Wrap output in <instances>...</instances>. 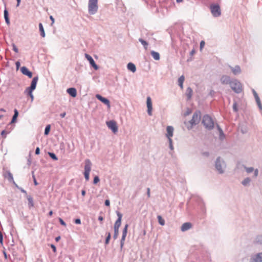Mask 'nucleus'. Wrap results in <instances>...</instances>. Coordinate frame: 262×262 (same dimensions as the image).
Returning a JSON list of instances; mask_svg holds the SVG:
<instances>
[{
  "label": "nucleus",
  "mask_w": 262,
  "mask_h": 262,
  "mask_svg": "<svg viewBox=\"0 0 262 262\" xmlns=\"http://www.w3.org/2000/svg\"><path fill=\"white\" fill-rule=\"evenodd\" d=\"M0 243L1 245L3 244V236L2 233L0 231Z\"/></svg>",
  "instance_id": "50"
},
{
  "label": "nucleus",
  "mask_w": 262,
  "mask_h": 262,
  "mask_svg": "<svg viewBox=\"0 0 262 262\" xmlns=\"http://www.w3.org/2000/svg\"><path fill=\"white\" fill-rule=\"evenodd\" d=\"M230 85L232 90L237 94H239L243 91L241 83L236 79L232 80Z\"/></svg>",
  "instance_id": "6"
},
{
  "label": "nucleus",
  "mask_w": 262,
  "mask_h": 262,
  "mask_svg": "<svg viewBox=\"0 0 262 262\" xmlns=\"http://www.w3.org/2000/svg\"><path fill=\"white\" fill-rule=\"evenodd\" d=\"M26 198L28 201V207L31 208L34 206V202L33 198L30 195H27Z\"/></svg>",
  "instance_id": "26"
},
{
  "label": "nucleus",
  "mask_w": 262,
  "mask_h": 262,
  "mask_svg": "<svg viewBox=\"0 0 262 262\" xmlns=\"http://www.w3.org/2000/svg\"><path fill=\"white\" fill-rule=\"evenodd\" d=\"M192 227V224L189 222L184 223L181 228L182 231L184 232L189 230Z\"/></svg>",
  "instance_id": "21"
},
{
  "label": "nucleus",
  "mask_w": 262,
  "mask_h": 262,
  "mask_svg": "<svg viewBox=\"0 0 262 262\" xmlns=\"http://www.w3.org/2000/svg\"><path fill=\"white\" fill-rule=\"evenodd\" d=\"M233 110L235 112H237L238 111L237 103L235 102L233 104Z\"/></svg>",
  "instance_id": "46"
},
{
  "label": "nucleus",
  "mask_w": 262,
  "mask_h": 262,
  "mask_svg": "<svg viewBox=\"0 0 262 262\" xmlns=\"http://www.w3.org/2000/svg\"><path fill=\"white\" fill-rule=\"evenodd\" d=\"M147 195L148 198H149L150 196L149 188H147Z\"/></svg>",
  "instance_id": "57"
},
{
  "label": "nucleus",
  "mask_w": 262,
  "mask_h": 262,
  "mask_svg": "<svg viewBox=\"0 0 262 262\" xmlns=\"http://www.w3.org/2000/svg\"><path fill=\"white\" fill-rule=\"evenodd\" d=\"M59 221L60 224L61 225H62V226H63L64 227H66L67 226L66 223H65V222L61 218H59Z\"/></svg>",
  "instance_id": "47"
},
{
  "label": "nucleus",
  "mask_w": 262,
  "mask_h": 262,
  "mask_svg": "<svg viewBox=\"0 0 262 262\" xmlns=\"http://www.w3.org/2000/svg\"><path fill=\"white\" fill-rule=\"evenodd\" d=\"M67 93L72 97H75L77 95V91L75 88H70L67 89Z\"/></svg>",
  "instance_id": "23"
},
{
  "label": "nucleus",
  "mask_w": 262,
  "mask_h": 262,
  "mask_svg": "<svg viewBox=\"0 0 262 262\" xmlns=\"http://www.w3.org/2000/svg\"><path fill=\"white\" fill-rule=\"evenodd\" d=\"M216 127H217V130H219V133H220V135H219L220 139L221 140H224L225 138V136L224 134V132L223 131L222 129L220 127V126L217 124H216Z\"/></svg>",
  "instance_id": "27"
},
{
  "label": "nucleus",
  "mask_w": 262,
  "mask_h": 262,
  "mask_svg": "<svg viewBox=\"0 0 262 262\" xmlns=\"http://www.w3.org/2000/svg\"><path fill=\"white\" fill-rule=\"evenodd\" d=\"M116 214L118 216V219L114 224V229H119L121 224L122 214L118 211H116Z\"/></svg>",
  "instance_id": "12"
},
{
  "label": "nucleus",
  "mask_w": 262,
  "mask_h": 262,
  "mask_svg": "<svg viewBox=\"0 0 262 262\" xmlns=\"http://www.w3.org/2000/svg\"><path fill=\"white\" fill-rule=\"evenodd\" d=\"M48 154H49L50 157L51 159H52L53 160H55V161L58 160L57 157L54 153L49 152Z\"/></svg>",
  "instance_id": "38"
},
{
  "label": "nucleus",
  "mask_w": 262,
  "mask_h": 262,
  "mask_svg": "<svg viewBox=\"0 0 262 262\" xmlns=\"http://www.w3.org/2000/svg\"><path fill=\"white\" fill-rule=\"evenodd\" d=\"M96 97L101 102L106 105L108 107H110V102L108 99L103 97L99 94L96 95Z\"/></svg>",
  "instance_id": "16"
},
{
  "label": "nucleus",
  "mask_w": 262,
  "mask_h": 262,
  "mask_svg": "<svg viewBox=\"0 0 262 262\" xmlns=\"http://www.w3.org/2000/svg\"><path fill=\"white\" fill-rule=\"evenodd\" d=\"M210 10L211 14L215 17H219L221 15V8L218 4L211 5Z\"/></svg>",
  "instance_id": "8"
},
{
  "label": "nucleus",
  "mask_w": 262,
  "mask_h": 262,
  "mask_svg": "<svg viewBox=\"0 0 262 262\" xmlns=\"http://www.w3.org/2000/svg\"><path fill=\"white\" fill-rule=\"evenodd\" d=\"M92 163L89 159L85 160L84 176L86 181H89L90 172L91 170Z\"/></svg>",
  "instance_id": "7"
},
{
  "label": "nucleus",
  "mask_w": 262,
  "mask_h": 262,
  "mask_svg": "<svg viewBox=\"0 0 262 262\" xmlns=\"http://www.w3.org/2000/svg\"><path fill=\"white\" fill-rule=\"evenodd\" d=\"M106 235H107V236L105 238V244L106 245H107L109 242H110V240L111 239V234L110 232H107L106 233Z\"/></svg>",
  "instance_id": "37"
},
{
  "label": "nucleus",
  "mask_w": 262,
  "mask_h": 262,
  "mask_svg": "<svg viewBox=\"0 0 262 262\" xmlns=\"http://www.w3.org/2000/svg\"><path fill=\"white\" fill-rule=\"evenodd\" d=\"M192 94V89L190 87L187 88L185 92V95L187 96V100H189L191 98Z\"/></svg>",
  "instance_id": "24"
},
{
  "label": "nucleus",
  "mask_w": 262,
  "mask_h": 262,
  "mask_svg": "<svg viewBox=\"0 0 262 262\" xmlns=\"http://www.w3.org/2000/svg\"><path fill=\"white\" fill-rule=\"evenodd\" d=\"M258 107L260 110H262V106L261 104L260 98L258 95H256V97H254Z\"/></svg>",
  "instance_id": "35"
},
{
  "label": "nucleus",
  "mask_w": 262,
  "mask_h": 262,
  "mask_svg": "<svg viewBox=\"0 0 262 262\" xmlns=\"http://www.w3.org/2000/svg\"><path fill=\"white\" fill-rule=\"evenodd\" d=\"M50 20L52 21V24H53L54 23V17H53V16L51 15L50 16Z\"/></svg>",
  "instance_id": "59"
},
{
  "label": "nucleus",
  "mask_w": 262,
  "mask_h": 262,
  "mask_svg": "<svg viewBox=\"0 0 262 262\" xmlns=\"http://www.w3.org/2000/svg\"><path fill=\"white\" fill-rule=\"evenodd\" d=\"M74 223L76 224H77V225H80L81 224V220L80 219H76L74 220Z\"/></svg>",
  "instance_id": "48"
},
{
  "label": "nucleus",
  "mask_w": 262,
  "mask_h": 262,
  "mask_svg": "<svg viewBox=\"0 0 262 262\" xmlns=\"http://www.w3.org/2000/svg\"><path fill=\"white\" fill-rule=\"evenodd\" d=\"M38 26H39V30L40 32V35L41 36V37H45L46 34H45V32L42 24L40 23L39 24Z\"/></svg>",
  "instance_id": "32"
},
{
  "label": "nucleus",
  "mask_w": 262,
  "mask_h": 262,
  "mask_svg": "<svg viewBox=\"0 0 262 262\" xmlns=\"http://www.w3.org/2000/svg\"><path fill=\"white\" fill-rule=\"evenodd\" d=\"M127 68L129 70L132 71L133 73L135 72L136 71V66L132 62L128 63L127 65Z\"/></svg>",
  "instance_id": "28"
},
{
  "label": "nucleus",
  "mask_w": 262,
  "mask_h": 262,
  "mask_svg": "<svg viewBox=\"0 0 262 262\" xmlns=\"http://www.w3.org/2000/svg\"><path fill=\"white\" fill-rule=\"evenodd\" d=\"M12 48H13V50L16 53H18V49L17 47H16V46L15 44H14V43L12 44Z\"/></svg>",
  "instance_id": "45"
},
{
  "label": "nucleus",
  "mask_w": 262,
  "mask_h": 262,
  "mask_svg": "<svg viewBox=\"0 0 262 262\" xmlns=\"http://www.w3.org/2000/svg\"><path fill=\"white\" fill-rule=\"evenodd\" d=\"M168 142H169V148L171 150H172L173 149V146L172 145V140L171 138L168 139Z\"/></svg>",
  "instance_id": "41"
},
{
  "label": "nucleus",
  "mask_w": 262,
  "mask_h": 262,
  "mask_svg": "<svg viewBox=\"0 0 262 262\" xmlns=\"http://www.w3.org/2000/svg\"><path fill=\"white\" fill-rule=\"evenodd\" d=\"M214 94V91L213 90H211L210 91L209 94L211 96H213Z\"/></svg>",
  "instance_id": "63"
},
{
  "label": "nucleus",
  "mask_w": 262,
  "mask_h": 262,
  "mask_svg": "<svg viewBox=\"0 0 262 262\" xmlns=\"http://www.w3.org/2000/svg\"><path fill=\"white\" fill-rule=\"evenodd\" d=\"M147 107V113L149 116L152 115V102L150 97L147 98L146 100Z\"/></svg>",
  "instance_id": "14"
},
{
  "label": "nucleus",
  "mask_w": 262,
  "mask_h": 262,
  "mask_svg": "<svg viewBox=\"0 0 262 262\" xmlns=\"http://www.w3.org/2000/svg\"><path fill=\"white\" fill-rule=\"evenodd\" d=\"M51 126L50 125H48L46 126L45 129L44 134L45 135H48L50 131Z\"/></svg>",
  "instance_id": "39"
},
{
  "label": "nucleus",
  "mask_w": 262,
  "mask_h": 262,
  "mask_svg": "<svg viewBox=\"0 0 262 262\" xmlns=\"http://www.w3.org/2000/svg\"><path fill=\"white\" fill-rule=\"evenodd\" d=\"M254 178H256L258 174V169H254Z\"/></svg>",
  "instance_id": "49"
},
{
  "label": "nucleus",
  "mask_w": 262,
  "mask_h": 262,
  "mask_svg": "<svg viewBox=\"0 0 262 262\" xmlns=\"http://www.w3.org/2000/svg\"><path fill=\"white\" fill-rule=\"evenodd\" d=\"M128 227V224H126L123 229V231H122V235L121 239L120 241V250H122L124 244L125 237L127 235Z\"/></svg>",
  "instance_id": "10"
},
{
  "label": "nucleus",
  "mask_w": 262,
  "mask_h": 262,
  "mask_svg": "<svg viewBox=\"0 0 262 262\" xmlns=\"http://www.w3.org/2000/svg\"><path fill=\"white\" fill-rule=\"evenodd\" d=\"M85 57L89 60L91 66L93 67L95 70H97L99 69L98 66L95 63L93 58L90 55L85 54Z\"/></svg>",
  "instance_id": "13"
},
{
  "label": "nucleus",
  "mask_w": 262,
  "mask_h": 262,
  "mask_svg": "<svg viewBox=\"0 0 262 262\" xmlns=\"http://www.w3.org/2000/svg\"><path fill=\"white\" fill-rule=\"evenodd\" d=\"M9 133H10V132H6L5 130H3L1 132V135L3 137L6 138V135L9 134Z\"/></svg>",
  "instance_id": "44"
},
{
  "label": "nucleus",
  "mask_w": 262,
  "mask_h": 262,
  "mask_svg": "<svg viewBox=\"0 0 262 262\" xmlns=\"http://www.w3.org/2000/svg\"><path fill=\"white\" fill-rule=\"evenodd\" d=\"M251 179L249 177H247L244 179L242 182V184L244 186H248L251 182Z\"/></svg>",
  "instance_id": "33"
},
{
  "label": "nucleus",
  "mask_w": 262,
  "mask_h": 262,
  "mask_svg": "<svg viewBox=\"0 0 262 262\" xmlns=\"http://www.w3.org/2000/svg\"><path fill=\"white\" fill-rule=\"evenodd\" d=\"M250 262H262V252L252 255Z\"/></svg>",
  "instance_id": "11"
},
{
  "label": "nucleus",
  "mask_w": 262,
  "mask_h": 262,
  "mask_svg": "<svg viewBox=\"0 0 262 262\" xmlns=\"http://www.w3.org/2000/svg\"><path fill=\"white\" fill-rule=\"evenodd\" d=\"M3 177L7 179L9 182H14V179L12 174L9 170L6 171L3 173Z\"/></svg>",
  "instance_id": "17"
},
{
  "label": "nucleus",
  "mask_w": 262,
  "mask_h": 262,
  "mask_svg": "<svg viewBox=\"0 0 262 262\" xmlns=\"http://www.w3.org/2000/svg\"><path fill=\"white\" fill-rule=\"evenodd\" d=\"M106 125L108 128L110 129L114 134L118 132V127L115 121L110 120L109 121H107Z\"/></svg>",
  "instance_id": "9"
},
{
  "label": "nucleus",
  "mask_w": 262,
  "mask_h": 262,
  "mask_svg": "<svg viewBox=\"0 0 262 262\" xmlns=\"http://www.w3.org/2000/svg\"><path fill=\"white\" fill-rule=\"evenodd\" d=\"M20 71L25 76H28L29 78H31L32 77V73L26 67H22L20 68Z\"/></svg>",
  "instance_id": "15"
},
{
  "label": "nucleus",
  "mask_w": 262,
  "mask_h": 262,
  "mask_svg": "<svg viewBox=\"0 0 262 262\" xmlns=\"http://www.w3.org/2000/svg\"><path fill=\"white\" fill-rule=\"evenodd\" d=\"M51 248H52V249L53 251V252H55L56 251V246L54 245L51 244Z\"/></svg>",
  "instance_id": "52"
},
{
  "label": "nucleus",
  "mask_w": 262,
  "mask_h": 262,
  "mask_svg": "<svg viewBox=\"0 0 262 262\" xmlns=\"http://www.w3.org/2000/svg\"><path fill=\"white\" fill-rule=\"evenodd\" d=\"M244 168H245L246 171L248 173H251L254 171V168L252 167H248L245 166H244Z\"/></svg>",
  "instance_id": "36"
},
{
  "label": "nucleus",
  "mask_w": 262,
  "mask_h": 262,
  "mask_svg": "<svg viewBox=\"0 0 262 262\" xmlns=\"http://www.w3.org/2000/svg\"><path fill=\"white\" fill-rule=\"evenodd\" d=\"M173 127L172 126H167V133L166 134V137L167 138V139L171 138V137L173 136Z\"/></svg>",
  "instance_id": "19"
},
{
  "label": "nucleus",
  "mask_w": 262,
  "mask_h": 262,
  "mask_svg": "<svg viewBox=\"0 0 262 262\" xmlns=\"http://www.w3.org/2000/svg\"><path fill=\"white\" fill-rule=\"evenodd\" d=\"M185 80L184 75L181 76L178 79V85L180 86L181 89H183V82Z\"/></svg>",
  "instance_id": "31"
},
{
  "label": "nucleus",
  "mask_w": 262,
  "mask_h": 262,
  "mask_svg": "<svg viewBox=\"0 0 262 262\" xmlns=\"http://www.w3.org/2000/svg\"><path fill=\"white\" fill-rule=\"evenodd\" d=\"M139 41L143 45V46L144 47V48L145 50H147V48H148V42L146 41H145L144 39H143L142 38H141L139 39Z\"/></svg>",
  "instance_id": "34"
},
{
  "label": "nucleus",
  "mask_w": 262,
  "mask_h": 262,
  "mask_svg": "<svg viewBox=\"0 0 262 262\" xmlns=\"http://www.w3.org/2000/svg\"><path fill=\"white\" fill-rule=\"evenodd\" d=\"M202 123L208 130H211L214 127V123L212 118L208 115H205L203 117Z\"/></svg>",
  "instance_id": "2"
},
{
  "label": "nucleus",
  "mask_w": 262,
  "mask_h": 262,
  "mask_svg": "<svg viewBox=\"0 0 262 262\" xmlns=\"http://www.w3.org/2000/svg\"><path fill=\"white\" fill-rule=\"evenodd\" d=\"M100 181L99 178L98 176H96L94 177V180H93V184H96L97 183H98Z\"/></svg>",
  "instance_id": "43"
},
{
  "label": "nucleus",
  "mask_w": 262,
  "mask_h": 262,
  "mask_svg": "<svg viewBox=\"0 0 262 262\" xmlns=\"http://www.w3.org/2000/svg\"><path fill=\"white\" fill-rule=\"evenodd\" d=\"M119 234V229H114V234L113 238L116 239L117 238Z\"/></svg>",
  "instance_id": "42"
},
{
  "label": "nucleus",
  "mask_w": 262,
  "mask_h": 262,
  "mask_svg": "<svg viewBox=\"0 0 262 262\" xmlns=\"http://www.w3.org/2000/svg\"><path fill=\"white\" fill-rule=\"evenodd\" d=\"M98 10V0H89L88 12L90 15L95 14Z\"/></svg>",
  "instance_id": "4"
},
{
  "label": "nucleus",
  "mask_w": 262,
  "mask_h": 262,
  "mask_svg": "<svg viewBox=\"0 0 262 262\" xmlns=\"http://www.w3.org/2000/svg\"><path fill=\"white\" fill-rule=\"evenodd\" d=\"M17 70H18L20 67V63L19 61H16L15 63Z\"/></svg>",
  "instance_id": "56"
},
{
  "label": "nucleus",
  "mask_w": 262,
  "mask_h": 262,
  "mask_svg": "<svg viewBox=\"0 0 262 262\" xmlns=\"http://www.w3.org/2000/svg\"><path fill=\"white\" fill-rule=\"evenodd\" d=\"M158 219L159 223L161 225H162V226L164 225L165 221L160 215H159L158 216Z\"/></svg>",
  "instance_id": "40"
},
{
  "label": "nucleus",
  "mask_w": 262,
  "mask_h": 262,
  "mask_svg": "<svg viewBox=\"0 0 262 262\" xmlns=\"http://www.w3.org/2000/svg\"><path fill=\"white\" fill-rule=\"evenodd\" d=\"M201 112L200 111H196L193 114L192 117L190 120L188 122H185L187 129L190 130L193 127L199 123L201 120Z\"/></svg>",
  "instance_id": "1"
},
{
  "label": "nucleus",
  "mask_w": 262,
  "mask_h": 262,
  "mask_svg": "<svg viewBox=\"0 0 262 262\" xmlns=\"http://www.w3.org/2000/svg\"><path fill=\"white\" fill-rule=\"evenodd\" d=\"M4 18H5L6 23L8 25H9L10 24V19L9 18V13L6 8H5L4 11Z\"/></svg>",
  "instance_id": "25"
},
{
  "label": "nucleus",
  "mask_w": 262,
  "mask_h": 262,
  "mask_svg": "<svg viewBox=\"0 0 262 262\" xmlns=\"http://www.w3.org/2000/svg\"><path fill=\"white\" fill-rule=\"evenodd\" d=\"M229 68L231 70L234 75H236L241 73V69L239 66H235L234 67H232L229 66Z\"/></svg>",
  "instance_id": "20"
},
{
  "label": "nucleus",
  "mask_w": 262,
  "mask_h": 262,
  "mask_svg": "<svg viewBox=\"0 0 262 262\" xmlns=\"http://www.w3.org/2000/svg\"><path fill=\"white\" fill-rule=\"evenodd\" d=\"M205 41H201V42H200V49H202L205 46Z\"/></svg>",
  "instance_id": "53"
},
{
  "label": "nucleus",
  "mask_w": 262,
  "mask_h": 262,
  "mask_svg": "<svg viewBox=\"0 0 262 262\" xmlns=\"http://www.w3.org/2000/svg\"><path fill=\"white\" fill-rule=\"evenodd\" d=\"M191 113V111L190 110H188L186 111V112L185 113V115L187 116L188 115Z\"/></svg>",
  "instance_id": "64"
},
{
  "label": "nucleus",
  "mask_w": 262,
  "mask_h": 262,
  "mask_svg": "<svg viewBox=\"0 0 262 262\" xmlns=\"http://www.w3.org/2000/svg\"><path fill=\"white\" fill-rule=\"evenodd\" d=\"M253 243L256 245L262 246V235H257L253 241Z\"/></svg>",
  "instance_id": "22"
},
{
  "label": "nucleus",
  "mask_w": 262,
  "mask_h": 262,
  "mask_svg": "<svg viewBox=\"0 0 262 262\" xmlns=\"http://www.w3.org/2000/svg\"><path fill=\"white\" fill-rule=\"evenodd\" d=\"M40 154V148L37 147H36V149H35V154L36 155H39Z\"/></svg>",
  "instance_id": "55"
},
{
  "label": "nucleus",
  "mask_w": 262,
  "mask_h": 262,
  "mask_svg": "<svg viewBox=\"0 0 262 262\" xmlns=\"http://www.w3.org/2000/svg\"><path fill=\"white\" fill-rule=\"evenodd\" d=\"M60 238H61V237H60V236H58L56 237L55 238L56 242H58L60 240Z\"/></svg>",
  "instance_id": "62"
},
{
  "label": "nucleus",
  "mask_w": 262,
  "mask_h": 262,
  "mask_svg": "<svg viewBox=\"0 0 262 262\" xmlns=\"http://www.w3.org/2000/svg\"><path fill=\"white\" fill-rule=\"evenodd\" d=\"M38 80V76L34 77L31 81V85L26 89L24 93L28 96H31V95L32 94L33 91L36 89Z\"/></svg>",
  "instance_id": "5"
},
{
  "label": "nucleus",
  "mask_w": 262,
  "mask_h": 262,
  "mask_svg": "<svg viewBox=\"0 0 262 262\" xmlns=\"http://www.w3.org/2000/svg\"><path fill=\"white\" fill-rule=\"evenodd\" d=\"M252 91L253 94L254 95V97H256V95H258V94H257L256 92L254 89H252Z\"/></svg>",
  "instance_id": "58"
},
{
  "label": "nucleus",
  "mask_w": 262,
  "mask_h": 262,
  "mask_svg": "<svg viewBox=\"0 0 262 262\" xmlns=\"http://www.w3.org/2000/svg\"><path fill=\"white\" fill-rule=\"evenodd\" d=\"M66 115V112H63V113H61V114H60V116L61 118H63V117H65Z\"/></svg>",
  "instance_id": "60"
},
{
  "label": "nucleus",
  "mask_w": 262,
  "mask_h": 262,
  "mask_svg": "<svg viewBox=\"0 0 262 262\" xmlns=\"http://www.w3.org/2000/svg\"><path fill=\"white\" fill-rule=\"evenodd\" d=\"M105 205L106 206H109L110 205V200H106L105 201Z\"/></svg>",
  "instance_id": "54"
},
{
  "label": "nucleus",
  "mask_w": 262,
  "mask_h": 262,
  "mask_svg": "<svg viewBox=\"0 0 262 262\" xmlns=\"http://www.w3.org/2000/svg\"><path fill=\"white\" fill-rule=\"evenodd\" d=\"M14 115H13V116L12 117V119L11 122L9 123L10 124H12V123L15 122V121L16 120V119H17V117L18 116V112L17 110V109H16V108L14 109Z\"/></svg>",
  "instance_id": "29"
},
{
  "label": "nucleus",
  "mask_w": 262,
  "mask_h": 262,
  "mask_svg": "<svg viewBox=\"0 0 262 262\" xmlns=\"http://www.w3.org/2000/svg\"><path fill=\"white\" fill-rule=\"evenodd\" d=\"M18 189L20 190L21 192L24 193L26 195V196L27 195H28L27 193V191L25 189H24L23 188L19 187V188H18Z\"/></svg>",
  "instance_id": "51"
},
{
  "label": "nucleus",
  "mask_w": 262,
  "mask_h": 262,
  "mask_svg": "<svg viewBox=\"0 0 262 262\" xmlns=\"http://www.w3.org/2000/svg\"><path fill=\"white\" fill-rule=\"evenodd\" d=\"M221 83L223 84H230L232 80H231L229 76L227 75H223L221 78Z\"/></svg>",
  "instance_id": "18"
},
{
  "label": "nucleus",
  "mask_w": 262,
  "mask_h": 262,
  "mask_svg": "<svg viewBox=\"0 0 262 262\" xmlns=\"http://www.w3.org/2000/svg\"><path fill=\"white\" fill-rule=\"evenodd\" d=\"M215 167L218 173L223 174L225 172V169L226 167L225 162L221 159L220 157H217L215 162Z\"/></svg>",
  "instance_id": "3"
},
{
  "label": "nucleus",
  "mask_w": 262,
  "mask_h": 262,
  "mask_svg": "<svg viewBox=\"0 0 262 262\" xmlns=\"http://www.w3.org/2000/svg\"><path fill=\"white\" fill-rule=\"evenodd\" d=\"M85 193H86V192H85V190L84 189H82L81 190V195L82 196H84L85 195Z\"/></svg>",
  "instance_id": "61"
},
{
  "label": "nucleus",
  "mask_w": 262,
  "mask_h": 262,
  "mask_svg": "<svg viewBox=\"0 0 262 262\" xmlns=\"http://www.w3.org/2000/svg\"><path fill=\"white\" fill-rule=\"evenodd\" d=\"M151 55L152 58L156 60H159L160 59V54L158 52L155 51H151Z\"/></svg>",
  "instance_id": "30"
}]
</instances>
